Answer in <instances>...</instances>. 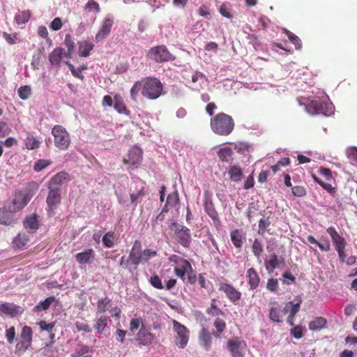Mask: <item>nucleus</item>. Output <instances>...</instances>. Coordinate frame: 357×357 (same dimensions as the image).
<instances>
[{
    "mask_svg": "<svg viewBox=\"0 0 357 357\" xmlns=\"http://www.w3.org/2000/svg\"><path fill=\"white\" fill-rule=\"evenodd\" d=\"M163 85L155 77H146L137 81L130 89V97L134 101H137L140 92L143 97L149 100H156L162 93Z\"/></svg>",
    "mask_w": 357,
    "mask_h": 357,
    "instance_id": "nucleus-1",
    "label": "nucleus"
},
{
    "mask_svg": "<svg viewBox=\"0 0 357 357\" xmlns=\"http://www.w3.org/2000/svg\"><path fill=\"white\" fill-rule=\"evenodd\" d=\"M39 185L36 181L29 182L26 188L16 192L12 202L8 204L11 211H19L24 208L38 190Z\"/></svg>",
    "mask_w": 357,
    "mask_h": 357,
    "instance_id": "nucleus-2",
    "label": "nucleus"
},
{
    "mask_svg": "<svg viewBox=\"0 0 357 357\" xmlns=\"http://www.w3.org/2000/svg\"><path fill=\"white\" fill-rule=\"evenodd\" d=\"M211 130L220 136H228L235 127L233 118L224 112H220L211 117L210 121Z\"/></svg>",
    "mask_w": 357,
    "mask_h": 357,
    "instance_id": "nucleus-3",
    "label": "nucleus"
},
{
    "mask_svg": "<svg viewBox=\"0 0 357 357\" xmlns=\"http://www.w3.org/2000/svg\"><path fill=\"white\" fill-rule=\"evenodd\" d=\"M169 260L175 264L174 269L176 276L182 279L184 282L195 283L197 280L195 272L187 259L178 255H173L169 258Z\"/></svg>",
    "mask_w": 357,
    "mask_h": 357,
    "instance_id": "nucleus-4",
    "label": "nucleus"
},
{
    "mask_svg": "<svg viewBox=\"0 0 357 357\" xmlns=\"http://www.w3.org/2000/svg\"><path fill=\"white\" fill-rule=\"evenodd\" d=\"M51 134L54 137V146L58 149L60 151L68 149L71 139L70 134L63 126L55 125L52 129Z\"/></svg>",
    "mask_w": 357,
    "mask_h": 357,
    "instance_id": "nucleus-5",
    "label": "nucleus"
},
{
    "mask_svg": "<svg viewBox=\"0 0 357 357\" xmlns=\"http://www.w3.org/2000/svg\"><path fill=\"white\" fill-rule=\"evenodd\" d=\"M306 111L312 115L323 114L328 116L333 112L331 104L317 98L309 102L306 105Z\"/></svg>",
    "mask_w": 357,
    "mask_h": 357,
    "instance_id": "nucleus-6",
    "label": "nucleus"
},
{
    "mask_svg": "<svg viewBox=\"0 0 357 357\" xmlns=\"http://www.w3.org/2000/svg\"><path fill=\"white\" fill-rule=\"evenodd\" d=\"M147 56L157 63L173 61L175 59L165 45L151 47L148 52Z\"/></svg>",
    "mask_w": 357,
    "mask_h": 357,
    "instance_id": "nucleus-7",
    "label": "nucleus"
},
{
    "mask_svg": "<svg viewBox=\"0 0 357 357\" xmlns=\"http://www.w3.org/2000/svg\"><path fill=\"white\" fill-rule=\"evenodd\" d=\"M173 331L176 334L175 336V344L180 349H184L189 340V331L183 324L176 320H173Z\"/></svg>",
    "mask_w": 357,
    "mask_h": 357,
    "instance_id": "nucleus-8",
    "label": "nucleus"
},
{
    "mask_svg": "<svg viewBox=\"0 0 357 357\" xmlns=\"http://www.w3.org/2000/svg\"><path fill=\"white\" fill-rule=\"evenodd\" d=\"M33 331L31 327L24 326L21 331L20 340L17 343L15 347V353H24L29 347L32 342Z\"/></svg>",
    "mask_w": 357,
    "mask_h": 357,
    "instance_id": "nucleus-9",
    "label": "nucleus"
},
{
    "mask_svg": "<svg viewBox=\"0 0 357 357\" xmlns=\"http://www.w3.org/2000/svg\"><path fill=\"white\" fill-rule=\"evenodd\" d=\"M176 241L184 248H189L191 243V234L188 228L176 222L172 223Z\"/></svg>",
    "mask_w": 357,
    "mask_h": 357,
    "instance_id": "nucleus-10",
    "label": "nucleus"
},
{
    "mask_svg": "<svg viewBox=\"0 0 357 357\" xmlns=\"http://www.w3.org/2000/svg\"><path fill=\"white\" fill-rule=\"evenodd\" d=\"M49 192L46 198L47 212L50 215L54 213L55 209L59 206L61 202V189L52 188L47 187Z\"/></svg>",
    "mask_w": 357,
    "mask_h": 357,
    "instance_id": "nucleus-11",
    "label": "nucleus"
},
{
    "mask_svg": "<svg viewBox=\"0 0 357 357\" xmlns=\"http://www.w3.org/2000/svg\"><path fill=\"white\" fill-rule=\"evenodd\" d=\"M301 303V298L296 296L293 301L287 302L284 307V313H289L287 321L290 326L294 325V317L300 310Z\"/></svg>",
    "mask_w": 357,
    "mask_h": 357,
    "instance_id": "nucleus-12",
    "label": "nucleus"
},
{
    "mask_svg": "<svg viewBox=\"0 0 357 357\" xmlns=\"http://www.w3.org/2000/svg\"><path fill=\"white\" fill-rule=\"evenodd\" d=\"M227 349L233 357H241L245 348V344L243 340L236 337L230 340L227 344Z\"/></svg>",
    "mask_w": 357,
    "mask_h": 357,
    "instance_id": "nucleus-13",
    "label": "nucleus"
},
{
    "mask_svg": "<svg viewBox=\"0 0 357 357\" xmlns=\"http://www.w3.org/2000/svg\"><path fill=\"white\" fill-rule=\"evenodd\" d=\"M24 310L22 307L11 303H4L0 305V316L6 315L10 317L21 314Z\"/></svg>",
    "mask_w": 357,
    "mask_h": 357,
    "instance_id": "nucleus-14",
    "label": "nucleus"
},
{
    "mask_svg": "<svg viewBox=\"0 0 357 357\" xmlns=\"http://www.w3.org/2000/svg\"><path fill=\"white\" fill-rule=\"evenodd\" d=\"M113 24L114 20L111 17H105L103 20L102 23L95 36L96 42L102 41L109 36Z\"/></svg>",
    "mask_w": 357,
    "mask_h": 357,
    "instance_id": "nucleus-15",
    "label": "nucleus"
},
{
    "mask_svg": "<svg viewBox=\"0 0 357 357\" xmlns=\"http://www.w3.org/2000/svg\"><path fill=\"white\" fill-rule=\"evenodd\" d=\"M153 337L154 335L144 326H142L136 335L135 340L139 345L148 346L152 343Z\"/></svg>",
    "mask_w": 357,
    "mask_h": 357,
    "instance_id": "nucleus-16",
    "label": "nucleus"
},
{
    "mask_svg": "<svg viewBox=\"0 0 357 357\" xmlns=\"http://www.w3.org/2000/svg\"><path fill=\"white\" fill-rule=\"evenodd\" d=\"M284 264V259L283 257L280 258L275 253L271 254L268 259L264 261L266 269L269 273H273L275 268Z\"/></svg>",
    "mask_w": 357,
    "mask_h": 357,
    "instance_id": "nucleus-17",
    "label": "nucleus"
},
{
    "mask_svg": "<svg viewBox=\"0 0 357 357\" xmlns=\"http://www.w3.org/2000/svg\"><path fill=\"white\" fill-rule=\"evenodd\" d=\"M14 213L15 212L11 211L8 208V204H5L0 208V225H10L13 224L15 222Z\"/></svg>",
    "mask_w": 357,
    "mask_h": 357,
    "instance_id": "nucleus-18",
    "label": "nucleus"
},
{
    "mask_svg": "<svg viewBox=\"0 0 357 357\" xmlns=\"http://www.w3.org/2000/svg\"><path fill=\"white\" fill-rule=\"evenodd\" d=\"M109 317L103 314L97 313L96 317L94 319V329L99 333L102 334L108 327Z\"/></svg>",
    "mask_w": 357,
    "mask_h": 357,
    "instance_id": "nucleus-19",
    "label": "nucleus"
},
{
    "mask_svg": "<svg viewBox=\"0 0 357 357\" xmlns=\"http://www.w3.org/2000/svg\"><path fill=\"white\" fill-rule=\"evenodd\" d=\"M142 158V151L138 147L132 148L128 155V158H125L123 162L125 164L135 165L139 164Z\"/></svg>",
    "mask_w": 357,
    "mask_h": 357,
    "instance_id": "nucleus-20",
    "label": "nucleus"
},
{
    "mask_svg": "<svg viewBox=\"0 0 357 357\" xmlns=\"http://www.w3.org/2000/svg\"><path fill=\"white\" fill-rule=\"evenodd\" d=\"M49 61L53 66H59L63 58L67 59V54L66 50L62 47H56L49 54Z\"/></svg>",
    "mask_w": 357,
    "mask_h": 357,
    "instance_id": "nucleus-21",
    "label": "nucleus"
},
{
    "mask_svg": "<svg viewBox=\"0 0 357 357\" xmlns=\"http://www.w3.org/2000/svg\"><path fill=\"white\" fill-rule=\"evenodd\" d=\"M95 259V252L93 249H86L75 255L76 261L80 264H90Z\"/></svg>",
    "mask_w": 357,
    "mask_h": 357,
    "instance_id": "nucleus-22",
    "label": "nucleus"
},
{
    "mask_svg": "<svg viewBox=\"0 0 357 357\" xmlns=\"http://www.w3.org/2000/svg\"><path fill=\"white\" fill-rule=\"evenodd\" d=\"M69 179V174L68 173L59 172L49 181L47 187L61 188L59 185H61L64 181H68Z\"/></svg>",
    "mask_w": 357,
    "mask_h": 357,
    "instance_id": "nucleus-23",
    "label": "nucleus"
},
{
    "mask_svg": "<svg viewBox=\"0 0 357 357\" xmlns=\"http://www.w3.org/2000/svg\"><path fill=\"white\" fill-rule=\"evenodd\" d=\"M327 233L330 235L333 244L335 245V250L340 248H345L346 241L336 231V229L330 227L326 229Z\"/></svg>",
    "mask_w": 357,
    "mask_h": 357,
    "instance_id": "nucleus-24",
    "label": "nucleus"
},
{
    "mask_svg": "<svg viewBox=\"0 0 357 357\" xmlns=\"http://www.w3.org/2000/svg\"><path fill=\"white\" fill-rule=\"evenodd\" d=\"M179 204V197L177 191H174L168 195L166 203L162 210L161 213H167L171 208H176Z\"/></svg>",
    "mask_w": 357,
    "mask_h": 357,
    "instance_id": "nucleus-25",
    "label": "nucleus"
},
{
    "mask_svg": "<svg viewBox=\"0 0 357 357\" xmlns=\"http://www.w3.org/2000/svg\"><path fill=\"white\" fill-rule=\"evenodd\" d=\"M199 340L200 344L206 351H208L211 349L212 338L210 333L206 328H203L201 330Z\"/></svg>",
    "mask_w": 357,
    "mask_h": 357,
    "instance_id": "nucleus-26",
    "label": "nucleus"
},
{
    "mask_svg": "<svg viewBox=\"0 0 357 357\" xmlns=\"http://www.w3.org/2000/svg\"><path fill=\"white\" fill-rule=\"evenodd\" d=\"M94 45L88 40H83L78 43V54L81 57H87L90 52L93 49Z\"/></svg>",
    "mask_w": 357,
    "mask_h": 357,
    "instance_id": "nucleus-27",
    "label": "nucleus"
},
{
    "mask_svg": "<svg viewBox=\"0 0 357 357\" xmlns=\"http://www.w3.org/2000/svg\"><path fill=\"white\" fill-rule=\"evenodd\" d=\"M58 305V301L54 296H50L43 301L39 302V303L35 306L34 310L36 311H41L47 310L50 305L56 307Z\"/></svg>",
    "mask_w": 357,
    "mask_h": 357,
    "instance_id": "nucleus-28",
    "label": "nucleus"
},
{
    "mask_svg": "<svg viewBox=\"0 0 357 357\" xmlns=\"http://www.w3.org/2000/svg\"><path fill=\"white\" fill-rule=\"evenodd\" d=\"M114 108L119 113L127 115L130 114V111L127 109L122 97L119 94H116L114 96Z\"/></svg>",
    "mask_w": 357,
    "mask_h": 357,
    "instance_id": "nucleus-29",
    "label": "nucleus"
},
{
    "mask_svg": "<svg viewBox=\"0 0 357 357\" xmlns=\"http://www.w3.org/2000/svg\"><path fill=\"white\" fill-rule=\"evenodd\" d=\"M230 179L234 182H238L242 180L243 174L239 166H231L228 172Z\"/></svg>",
    "mask_w": 357,
    "mask_h": 357,
    "instance_id": "nucleus-30",
    "label": "nucleus"
},
{
    "mask_svg": "<svg viewBox=\"0 0 357 357\" xmlns=\"http://www.w3.org/2000/svg\"><path fill=\"white\" fill-rule=\"evenodd\" d=\"M248 283L251 289H255L259 284V277L254 268H250L247 271Z\"/></svg>",
    "mask_w": 357,
    "mask_h": 357,
    "instance_id": "nucleus-31",
    "label": "nucleus"
},
{
    "mask_svg": "<svg viewBox=\"0 0 357 357\" xmlns=\"http://www.w3.org/2000/svg\"><path fill=\"white\" fill-rule=\"evenodd\" d=\"M141 245L139 241H135L134 245L130 252L129 258L131 261L132 264L133 265H138L139 263L142 262L141 259V253L135 252V249L137 248L138 249H140Z\"/></svg>",
    "mask_w": 357,
    "mask_h": 357,
    "instance_id": "nucleus-32",
    "label": "nucleus"
},
{
    "mask_svg": "<svg viewBox=\"0 0 357 357\" xmlns=\"http://www.w3.org/2000/svg\"><path fill=\"white\" fill-rule=\"evenodd\" d=\"M64 45L67 48V51H66V53L67 54V59L72 58V55L75 52V42L71 35H66Z\"/></svg>",
    "mask_w": 357,
    "mask_h": 357,
    "instance_id": "nucleus-33",
    "label": "nucleus"
},
{
    "mask_svg": "<svg viewBox=\"0 0 357 357\" xmlns=\"http://www.w3.org/2000/svg\"><path fill=\"white\" fill-rule=\"evenodd\" d=\"M232 155L233 151L229 147L222 148L218 152V156L222 162H231L233 159Z\"/></svg>",
    "mask_w": 357,
    "mask_h": 357,
    "instance_id": "nucleus-34",
    "label": "nucleus"
},
{
    "mask_svg": "<svg viewBox=\"0 0 357 357\" xmlns=\"http://www.w3.org/2000/svg\"><path fill=\"white\" fill-rule=\"evenodd\" d=\"M326 319L324 317H316L310 322L309 328L312 331H319L324 328L326 324Z\"/></svg>",
    "mask_w": 357,
    "mask_h": 357,
    "instance_id": "nucleus-35",
    "label": "nucleus"
},
{
    "mask_svg": "<svg viewBox=\"0 0 357 357\" xmlns=\"http://www.w3.org/2000/svg\"><path fill=\"white\" fill-rule=\"evenodd\" d=\"M25 146L29 150H33L39 148L40 141L37 137L28 135L25 139Z\"/></svg>",
    "mask_w": 357,
    "mask_h": 357,
    "instance_id": "nucleus-36",
    "label": "nucleus"
},
{
    "mask_svg": "<svg viewBox=\"0 0 357 357\" xmlns=\"http://www.w3.org/2000/svg\"><path fill=\"white\" fill-rule=\"evenodd\" d=\"M231 241H232L234 245L239 248L243 245V236L241 234V231L239 229H235L231 232Z\"/></svg>",
    "mask_w": 357,
    "mask_h": 357,
    "instance_id": "nucleus-37",
    "label": "nucleus"
},
{
    "mask_svg": "<svg viewBox=\"0 0 357 357\" xmlns=\"http://www.w3.org/2000/svg\"><path fill=\"white\" fill-rule=\"evenodd\" d=\"M24 227L31 229H37L39 227L38 217L36 214L27 217L24 222Z\"/></svg>",
    "mask_w": 357,
    "mask_h": 357,
    "instance_id": "nucleus-38",
    "label": "nucleus"
},
{
    "mask_svg": "<svg viewBox=\"0 0 357 357\" xmlns=\"http://www.w3.org/2000/svg\"><path fill=\"white\" fill-rule=\"evenodd\" d=\"M31 17V13L29 10H23L19 12L15 17V20L17 24H26L29 22Z\"/></svg>",
    "mask_w": 357,
    "mask_h": 357,
    "instance_id": "nucleus-39",
    "label": "nucleus"
},
{
    "mask_svg": "<svg viewBox=\"0 0 357 357\" xmlns=\"http://www.w3.org/2000/svg\"><path fill=\"white\" fill-rule=\"evenodd\" d=\"M29 241V236L26 234H19L13 240V244L18 248L24 247Z\"/></svg>",
    "mask_w": 357,
    "mask_h": 357,
    "instance_id": "nucleus-40",
    "label": "nucleus"
},
{
    "mask_svg": "<svg viewBox=\"0 0 357 357\" xmlns=\"http://www.w3.org/2000/svg\"><path fill=\"white\" fill-rule=\"evenodd\" d=\"M283 314H285L284 310H280L277 307H272L270 310L269 317L273 321L279 323L281 321V317Z\"/></svg>",
    "mask_w": 357,
    "mask_h": 357,
    "instance_id": "nucleus-41",
    "label": "nucleus"
},
{
    "mask_svg": "<svg viewBox=\"0 0 357 357\" xmlns=\"http://www.w3.org/2000/svg\"><path fill=\"white\" fill-rule=\"evenodd\" d=\"M114 231H108L103 236L102 241L105 248H110L114 246Z\"/></svg>",
    "mask_w": 357,
    "mask_h": 357,
    "instance_id": "nucleus-42",
    "label": "nucleus"
},
{
    "mask_svg": "<svg viewBox=\"0 0 357 357\" xmlns=\"http://www.w3.org/2000/svg\"><path fill=\"white\" fill-rule=\"evenodd\" d=\"M284 33L288 37L289 40L295 45L297 50H300L302 47L301 41L300 38L294 33H291L287 29L284 30Z\"/></svg>",
    "mask_w": 357,
    "mask_h": 357,
    "instance_id": "nucleus-43",
    "label": "nucleus"
},
{
    "mask_svg": "<svg viewBox=\"0 0 357 357\" xmlns=\"http://www.w3.org/2000/svg\"><path fill=\"white\" fill-rule=\"evenodd\" d=\"M84 9L88 12L93 11L95 13L100 12V5L95 0H89L84 6Z\"/></svg>",
    "mask_w": 357,
    "mask_h": 357,
    "instance_id": "nucleus-44",
    "label": "nucleus"
},
{
    "mask_svg": "<svg viewBox=\"0 0 357 357\" xmlns=\"http://www.w3.org/2000/svg\"><path fill=\"white\" fill-rule=\"evenodd\" d=\"M111 307V300L105 298L98 301V313L102 314L106 310H109Z\"/></svg>",
    "mask_w": 357,
    "mask_h": 357,
    "instance_id": "nucleus-45",
    "label": "nucleus"
},
{
    "mask_svg": "<svg viewBox=\"0 0 357 357\" xmlns=\"http://www.w3.org/2000/svg\"><path fill=\"white\" fill-rule=\"evenodd\" d=\"M231 10V8L229 3H223L219 8V12L222 16L228 19H231L233 17Z\"/></svg>",
    "mask_w": 357,
    "mask_h": 357,
    "instance_id": "nucleus-46",
    "label": "nucleus"
},
{
    "mask_svg": "<svg viewBox=\"0 0 357 357\" xmlns=\"http://www.w3.org/2000/svg\"><path fill=\"white\" fill-rule=\"evenodd\" d=\"M263 250V245L261 242L257 238L255 239L252 245V251L254 255L257 257H259Z\"/></svg>",
    "mask_w": 357,
    "mask_h": 357,
    "instance_id": "nucleus-47",
    "label": "nucleus"
},
{
    "mask_svg": "<svg viewBox=\"0 0 357 357\" xmlns=\"http://www.w3.org/2000/svg\"><path fill=\"white\" fill-rule=\"evenodd\" d=\"M17 92L22 100H26L31 94V89L29 86L25 85L20 87Z\"/></svg>",
    "mask_w": 357,
    "mask_h": 357,
    "instance_id": "nucleus-48",
    "label": "nucleus"
},
{
    "mask_svg": "<svg viewBox=\"0 0 357 357\" xmlns=\"http://www.w3.org/2000/svg\"><path fill=\"white\" fill-rule=\"evenodd\" d=\"M290 160L289 158H283L280 161H278L275 165H272L271 167V169L273 171V174H275L277 172H278L282 167L287 166L289 165Z\"/></svg>",
    "mask_w": 357,
    "mask_h": 357,
    "instance_id": "nucleus-49",
    "label": "nucleus"
},
{
    "mask_svg": "<svg viewBox=\"0 0 357 357\" xmlns=\"http://www.w3.org/2000/svg\"><path fill=\"white\" fill-rule=\"evenodd\" d=\"M51 164L50 160L40 159L36 161L33 166V169L36 172H39Z\"/></svg>",
    "mask_w": 357,
    "mask_h": 357,
    "instance_id": "nucleus-50",
    "label": "nucleus"
},
{
    "mask_svg": "<svg viewBox=\"0 0 357 357\" xmlns=\"http://www.w3.org/2000/svg\"><path fill=\"white\" fill-rule=\"evenodd\" d=\"M157 255V252L151 249H145L141 252L142 262L149 261L151 258Z\"/></svg>",
    "mask_w": 357,
    "mask_h": 357,
    "instance_id": "nucleus-51",
    "label": "nucleus"
},
{
    "mask_svg": "<svg viewBox=\"0 0 357 357\" xmlns=\"http://www.w3.org/2000/svg\"><path fill=\"white\" fill-rule=\"evenodd\" d=\"M214 326L217 329V332L213 333V335L216 337H219L220 333H222L225 328V326H226L225 322L222 319L218 318L215 319V321L214 322Z\"/></svg>",
    "mask_w": 357,
    "mask_h": 357,
    "instance_id": "nucleus-52",
    "label": "nucleus"
},
{
    "mask_svg": "<svg viewBox=\"0 0 357 357\" xmlns=\"http://www.w3.org/2000/svg\"><path fill=\"white\" fill-rule=\"evenodd\" d=\"M142 326H144V324H143V321H142V319L139 317V318H135V319H132L130 321V330L134 333L135 331H136L137 329H140V328Z\"/></svg>",
    "mask_w": 357,
    "mask_h": 357,
    "instance_id": "nucleus-53",
    "label": "nucleus"
},
{
    "mask_svg": "<svg viewBox=\"0 0 357 357\" xmlns=\"http://www.w3.org/2000/svg\"><path fill=\"white\" fill-rule=\"evenodd\" d=\"M145 195H146V192L144 191V187L142 186L137 193H135V192L130 193L131 203L135 204V206H136L137 205L136 201L139 198H142Z\"/></svg>",
    "mask_w": 357,
    "mask_h": 357,
    "instance_id": "nucleus-54",
    "label": "nucleus"
},
{
    "mask_svg": "<svg viewBox=\"0 0 357 357\" xmlns=\"http://www.w3.org/2000/svg\"><path fill=\"white\" fill-rule=\"evenodd\" d=\"M292 193L296 197H304L306 195V190L303 186L296 185L291 188Z\"/></svg>",
    "mask_w": 357,
    "mask_h": 357,
    "instance_id": "nucleus-55",
    "label": "nucleus"
},
{
    "mask_svg": "<svg viewBox=\"0 0 357 357\" xmlns=\"http://www.w3.org/2000/svg\"><path fill=\"white\" fill-rule=\"evenodd\" d=\"M6 337L9 344H12L15 338V328L14 326H10L6 330Z\"/></svg>",
    "mask_w": 357,
    "mask_h": 357,
    "instance_id": "nucleus-56",
    "label": "nucleus"
},
{
    "mask_svg": "<svg viewBox=\"0 0 357 357\" xmlns=\"http://www.w3.org/2000/svg\"><path fill=\"white\" fill-rule=\"evenodd\" d=\"M347 155L351 162H357V148L351 147L347 150Z\"/></svg>",
    "mask_w": 357,
    "mask_h": 357,
    "instance_id": "nucleus-57",
    "label": "nucleus"
},
{
    "mask_svg": "<svg viewBox=\"0 0 357 357\" xmlns=\"http://www.w3.org/2000/svg\"><path fill=\"white\" fill-rule=\"evenodd\" d=\"M271 225V222L267 220L261 219L259 221V229H258V233L260 234H263L265 231L266 230L267 227H269Z\"/></svg>",
    "mask_w": 357,
    "mask_h": 357,
    "instance_id": "nucleus-58",
    "label": "nucleus"
},
{
    "mask_svg": "<svg viewBox=\"0 0 357 357\" xmlns=\"http://www.w3.org/2000/svg\"><path fill=\"white\" fill-rule=\"evenodd\" d=\"M206 213L213 220V221L215 225H220V221L218 218V213L217 211L215 210V207L213 208L212 209L208 210Z\"/></svg>",
    "mask_w": 357,
    "mask_h": 357,
    "instance_id": "nucleus-59",
    "label": "nucleus"
},
{
    "mask_svg": "<svg viewBox=\"0 0 357 357\" xmlns=\"http://www.w3.org/2000/svg\"><path fill=\"white\" fill-rule=\"evenodd\" d=\"M63 26L62 21L60 17H55L50 24V28L53 31H59Z\"/></svg>",
    "mask_w": 357,
    "mask_h": 357,
    "instance_id": "nucleus-60",
    "label": "nucleus"
},
{
    "mask_svg": "<svg viewBox=\"0 0 357 357\" xmlns=\"http://www.w3.org/2000/svg\"><path fill=\"white\" fill-rule=\"evenodd\" d=\"M225 292L227 296L234 303H236L241 298V292L240 291H225Z\"/></svg>",
    "mask_w": 357,
    "mask_h": 357,
    "instance_id": "nucleus-61",
    "label": "nucleus"
},
{
    "mask_svg": "<svg viewBox=\"0 0 357 357\" xmlns=\"http://www.w3.org/2000/svg\"><path fill=\"white\" fill-rule=\"evenodd\" d=\"M3 38L7 41L9 45H14L16 43V40L17 39V33H14L11 35L6 32L3 33Z\"/></svg>",
    "mask_w": 357,
    "mask_h": 357,
    "instance_id": "nucleus-62",
    "label": "nucleus"
},
{
    "mask_svg": "<svg viewBox=\"0 0 357 357\" xmlns=\"http://www.w3.org/2000/svg\"><path fill=\"white\" fill-rule=\"evenodd\" d=\"M150 282H151V285L155 288H157V289H162L163 288L162 283L160 278L156 275L151 277Z\"/></svg>",
    "mask_w": 357,
    "mask_h": 357,
    "instance_id": "nucleus-63",
    "label": "nucleus"
},
{
    "mask_svg": "<svg viewBox=\"0 0 357 357\" xmlns=\"http://www.w3.org/2000/svg\"><path fill=\"white\" fill-rule=\"evenodd\" d=\"M291 335L296 339H300L303 337V328L301 326H296L290 331Z\"/></svg>",
    "mask_w": 357,
    "mask_h": 357,
    "instance_id": "nucleus-64",
    "label": "nucleus"
}]
</instances>
